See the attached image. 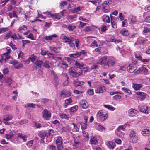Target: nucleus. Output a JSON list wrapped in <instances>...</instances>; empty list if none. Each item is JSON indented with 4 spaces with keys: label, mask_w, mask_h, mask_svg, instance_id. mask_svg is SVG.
<instances>
[{
    "label": "nucleus",
    "mask_w": 150,
    "mask_h": 150,
    "mask_svg": "<svg viewBox=\"0 0 150 150\" xmlns=\"http://www.w3.org/2000/svg\"><path fill=\"white\" fill-rule=\"evenodd\" d=\"M78 108V106L76 105L71 107L69 109V111L72 112H76Z\"/></svg>",
    "instance_id": "32"
},
{
    "label": "nucleus",
    "mask_w": 150,
    "mask_h": 150,
    "mask_svg": "<svg viewBox=\"0 0 150 150\" xmlns=\"http://www.w3.org/2000/svg\"><path fill=\"white\" fill-rule=\"evenodd\" d=\"M137 71L141 72V74H146L148 71V69L144 67H142L139 68Z\"/></svg>",
    "instance_id": "14"
},
{
    "label": "nucleus",
    "mask_w": 150,
    "mask_h": 150,
    "mask_svg": "<svg viewBox=\"0 0 150 150\" xmlns=\"http://www.w3.org/2000/svg\"><path fill=\"white\" fill-rule=\"evenodd\" d=\"M6 84L9 86H10L12 83V79L10 78H8L6 79Z\"/></svg>",
    "instance_id": "37"
},
{
    "label": "nucleus",
    "mask_w": 150,
    "mask_h": 150,
    "mask_svg": "<svg viewBox=\"0 0 150 150\" xmlns=\"http://www.w3.org/2000/svg\"><path fill=\"white\" fill-rule=\"evenodd\" d=\"M62 140L61 137L59 136L56 140V144L57 148V150H62L63 148Z\"/></svg>",
    "instance_id": "3"
},
{
    "label": "nucleus",
    "mask_w": 150,
    "mask_h": 150,
    "mask_svg": "<svg viewBox=\"0 0 150 150\" xmlns=\"http://www.w3.org/2000/svg\"><path fill=\"white\" fill-rule=\"evenodd\" d=\"M84 83L83 81H80L79 80H75L73 82V84L75 86H78L83 85L84 84Z\"/></svg>",
    "instance_id": "19"
},
{
    "label": "nucleus",
    "mask_w": 150,
    "mask_h": 150,
    "mask_svg": "<svg viewBox=\"0 0 150 150\" xmlns=\"http://www.w3.org/2000/svg\"><path fill=\"white\" fill-rule=\"evenodd\" d=\"M34 126L36 127V128H40L41 127V125L38 122H34Z\"/></svg>",
    "instance_id": "48"
},
{
    "label": "nucleus",
    "mask_w": 150,
    "mask_h": 150,
    "mask_svg": "<svg viewBox=\"0 0 150 150\" xmlns=\"http://www.w3.org/2000/svg\"><path fill=\"white\" fill-rule=\"evenodd\" d=\"M97 64H100L104 69L108 68L110 65H114L115 64V61L108 59L107 56L102 57L97 62Z\"/></svg>",
    "instance_id": "1"
},
{
    "label": "nucleus",
    "mask_w": 150,
    "mask_h": 150,
    "mask_svg": "<svg viewBox=\"0 0 150 150\" xmlns=\"http://www.w3.org/2000/svg\"><path fill=\"white\" fill-rule=\"evenodd\" d=\"M17 135L19 137L21 138L24 142H25L26 141L27 137L26 135L20 133H18Z\"/></svg>",
    "instance_id": "23"
},
{
    "label": "nucleus",
    "mask_w": 150,
    "mask_h": 150,
    "mask_svg": "<svg viewBox=\"0 0 150 150\" xmlns=\"http://www.w3.org/2000/svg\"><path fill=\"white\" fill-rule=\"evenodd\" d=\"M136 94L139 95V98L141 100H143L146 98V93L142 92H137L136 93Z\"/></svg>",
    "instance_id": "11"
},
{
    "label": "nucleus",
    "mask_w": 150,
    "mask_h": 150,
    "mask_svg": "<svg viewBox=\"0 0 150 150\" xmlns=\"http://www.w3.org/2000/svg\"><path fill=\"white\" fill-rule=\"evenodd\" d=\"M26 37L28 38L31 39L32 40H34L33 35L32 33H30Z\"/></svg>",
    "instance_id": "59"
},
{
    "label": "nucleus",
    "mask_w": 150,
    "mask_h": 150,
    "mask_svg": "<svg viewBox=\"0 0 150 150\" xmlns=\"http://www.w3.org/2000/svg\"><path fill=\"white\" fill-rule=\"evenodd\" d=\"M93 28L89 26L86 27L84 29L85 32H89L92 30Z\"/></svg>",
    "instance_id": "54"
},
{
    "label": "nucleus",
    "mask_w": 150,
    "mask_h": 150,
    "mask_svg": "<svg viewBox=\"0 0 150 150\" xmlns=\"http://www.w3.org/2000/svg\"><path fill=\"white\" fill-rule=\"evenodd\" d=\"M104 114L103 113V112L101 111H99L97 114V117H100L103 115Z\"/></svg>",
    "instance_id": "63"
},
{
    "label": "nucleus",
    "mask_w": 150,
    "mask_h": 150,
    "mask_svg": "<svg viewBox=\"0 0 150 150\" xmlns=\"http://www.w3.org/2000/svg\"><path fill=\"white\" fill-rule=\"evenodd\" d=\"M50 49L51 50L54 51L56 53H57L59 52L60 48L59 47L56 48L54 47H51Z\"/></svg>",
    "instance_id": "30"
},
{
    "label": "nucleus",
    "mask_w": 150,
    "mask_h": 150,
    "mask_svg": "<svg viewBox=\"0 0 150 150\" xmlns=\"http://www.w3.org/2000/svg\"><path fill=\"white\" fill-rule=\"evenodd\" d=\"M61 95V96L64 95L67 96L69 95V94L67 91L63 90L62 91Z\"/></svg>",
    "instance_id": "43"
},
{
    "label": "nucleus",
    "mask_w": 150,
    "mask_h": 150,
    "mask_svg": "<svg viewBox=\"0 0 150 150\" xmlns=\"http://www.w3.org/2000/svg\"><path fill=\"white\" fill-rule=\"evenodd\" d=\"M23 42V46L24 47L25 46V45L27 43H29L30 42V41L29 40H23L22 41Z\"/></svg>",
    "instance_id": "57"
},
{
    "label": "nucleus",
    "mask_w": 150,
    "mask_h": 150,
    "mask_svg": "<svg viewBox=\"0 0 150 150\" xmlns=\"http://www.w3.org/2000/svg\"><path fill=\"white\" fill-rule=\"evenodd\" d=\"M38 135L40 138L44 139L46 136H47L48 134L46 132L44 131L40 132Z\"/></svg>",
    "instance_id": "18"
},
{
    "label": "nucleus",
    "mask_w": 150,
    "mask_h": 150,
    "mask_svg": "<svg viewBox=\"0 0 150 150\" xmlns=\"http://www.w3.org/2000/svg\"><path fill=\"white\" fill-rule=\"evenodd\" d=\"M82 73V70L79 68L73 67L69 69V73L73 77L76 78L79 76Z\"/></svg>",
    "instance_id": "2"
},
{
    "label": "nucleus",
    "mask_w": 150,
    "mask_h": 150,
    "mask_svg": "<svg viewBox=\"0 0 150 150\" xmlns=\"http://www.w3.org/2000/svg\"><path fill=\"white\" fill-rule=\"evenodd\" d=\"M80 105L82 108L86 109L88 107V104L87 101L85 100H82L80 103Z\"/></svg>",
    "instance_id": "16"
},
{
    "label": "nucleus",
    "mask_w": 150,
    "mask_h": 150,
    "mask_svg": "<svg viewBox=\"0 0 150 150\" xmlns=\"http://www.w3.org/2000/svg\"><path fill=\"white\" fill-rule=\"evenodd\" d=\"M82 7L81 6H79L76 8H74L72 10V11L73 13H79V11L82 9Z\"/></svg>",
    "instance_id": "24"
},
{
    "label": "nucleus",
    "mask_w": 150,
    "mask_h": 150,
    "mask_svg": "<svg viewBox=\"0 0 150 150\" xmlns=\"http://www.w3.org/2000/svg\"><path fill=\"white\" fill-rule=\"evenodd\" d=\"M121 98V96L120 95H116L114 96L113 98V99L115 100H117V99H120Z\"/></svg>",
    "instance_id": "56"
},
{
    "label": "nucleus",
    "mask_w": 150,
    "mask_h": 150,
    "mask_svg": "<svg viewBox=\"0 0 150 150\" xmlns=\"http://www.w3.org/2000/svg\"><path fill=\"white\" fill-rule=\"evenodd\" d=\"M13 136V134L11 133H10L9 134H6V137L8 139H10L12 138Z\"/></svg>",
    "instance_id": "46"
},
{
    "label": "nucleus",
    "mask_w": 150,
    "mask_h": 150,
    "mask_svg": "<svg viewBox=\"0 0 150 150\" xmlns=\"http://www.w3.org/2000/svg\"><path fill=\"white\" fill-rule=\"evenodd\" d=\"M74 40H75V43L76 44V47L77 49H79V41L78 39H74Z\"/></svg>",
    "instance_id": "49"
},
{
    "label": "nucleus",
    "mask_w": 150,
    "mask_h": 150,
    "mask_svg": "<svg viewBox=\"0 0 150 150\" xmlns=\"http://www.w3.org/2000/svg\"><path fill=\"white\" fill-rule=\"evenodd\" d=\"M72 102V100L71 98L69 99H66L65 101V106L66 107L68 105L70 104Z\"/></svg>",
    "instance_id": "33"
},
{
    "label": "nucleus",
    "mask_w": 150,
    "mask_h": 150,
    "mask_svg": "<svg viewBox=\"0 0 150 150\" xmlns=\"http://www.w3.org/2000/svg\"><path fill=\"white\" fill-rule=\"evenodd\" d=\"M74 65L75 66L74 67H76V68H79L82 70V68L84 65V64L83 62L76 61L74 63Z\"/></svg>",
    "instance_id": "9"
},
{
    "label": "nucleus",
    "mask_w": 150,
    "mask_h": 150,
    "mask_svg": "<svg viewBox=\"0 0 150 150\" xmlns=\"http://www.w3.org/2000/svg\"><path fill=\"white\" fill-rule=\"evenodd\" d=\"M27 29V27L26 25H24L22 27H19L18 30L19 31H21L22 30H25Z\"/></svg>",
    "instance_id": "51"
},
{
    "label": "nucleus",
    "mask_w": 150,
    "mask_h": 150,
    "mask_svg": "<svg viewBox=\"0 0 150 150\" xmlns=\"http://www.w3.org/2000/svg\"><path fill=\"white\" fill-rule=\"evenodd\" d=\"M6 49L7 51V52L6 53H4V55H8V54L10 53H11V50L9 48V47H7L6 48Z\"/></svg>",
    "instance_id": "62"
},
{
    "label": "nucleus",
    "mask_w": 150,
    "mask_h": 150,
    "mask_svg": "<svg viewBox=\"0 0 150 150\" xmlns=\"http://www.w3.org/2000/svg\"><path fill=\"white\" fill-rule=\"evenodd\" d=\"M37 58V57L34 54H33L29 57V59H30L32 62H33Z\"/></svg>",
    "instance_id": "36"
},
{
    "label": "nucleus",
    "mask_w": 150,
    "mask_h": 150,
    "mask_svg": "<svg viewBox=\"0 0 150 150\" xmlns=\"http://www.w3.org/2000/svg\"><path fill=\"white\" fill-rule=\"evenodd\" d=\"M45 13L48 16V17H51L54 19H60L61 18V16L59 13L53 14L51 13L47 12L46 13Z\"/></svg>",
    "instance_id": "5"
},
{
    "label": "nucleus",
    "mask_w": 150,
    "mask_h": 150,
    "mask_svg": "<svg viewBox=\"0 0 150 150\" xmlns=\"http://www.w3.org/2000/svg\"><path fill=\"white\" fill-rule=\"evenodd\" d=\"M87 93L88 94L92 95L94 93H93V89H89L88 90Z\"/></svg>",
    "instance_id": "52"
},
{
    "label": "nucleus",
    "mask_w": 150,
    "mask_h": 150,
    "mask_svg": "<svg viewBox=\"0 0 150 150\" xmlns=\"http://www.w3.org/2000/svg\"><path fill=\"white\" fill-rule=\"evenodd\" d=\"M11 32L9 31L6 35L4 36V38L5 39H8L9 38L11 35Z\"/></svg>",
    "instance_id": "53"
},
{
    "label": "nucleus",
    "mask_w": 150,
    "mask_h": 150,
    "mask_svg": "<svg viewBox=\"0 0 150 150\" xmlns=\"http://www.w3.org/2000/svg\"><path fill=\"white\" fill-rule=\"evenodd\" d=\"M51 74L52 75V77L53 78L55 83L57 84L59 83L58 78L56 74L53 71H51Z\"/></svg>",
    "instance_id": "13"
},
{
    "label": "nucleus",
    "mask_w": 150,
    "mask_h": 150,
    "mask_svg": "<svg viewBox=\"0 0 150 150\" xmlns=\"http://www.w3.org/2000/svg\"><path fill=\"white\" fill-rule=\"evenodd\" d=\"M108 147L110 149H113L114 147V144L111 142H108Z\"/></svg>",
    "instance_id": "47"
},
{
    "label": "nucleus",
    "mask_w": 150,
    "mask_h": 150,
    "mask_svg": "<svg viewBox=\"0 0 150 150\" xmlns=\"http://www.w3.org/2000/svg\"><path fill=\"white\" fill-rule=\"evenodd\" d=\"M103 20V22H106L107 23H109L110 22V18L108 16H106L104 17L103 16L102 17Z\"/></svg>",
    "instance_id": "29"
},
{
    "label": "nucleus",
    "mask_w": 150,
    "mask_h": 150,
    "mask_svg": "<svg viewBox=\"0 0 150 150\" xmlns=\"http://www.w3.org/2000/svg\"><path fill=\"white\" fill-rule=\"evenodd\" d=\"M115 132L116 135L119 137H122L123 134V133L121 131L117 130L116 129Z\"/></svg>",
    "instance_id": "42"
},
{
    "label": "nucleus",
    "mask_w": 150,
    "mask_h": 150,
    "mask_svg": "<svg viewBox=\"0 0 150 150\" xmlns=\"http://www.w3.org/2000/svg\"><path fill=\"white\" fill-rule=\"evenodd\" d=\"M58 65L60 67L63 69H66L68 67V65L67 63L64 61L59 62Z\"/></svg>",
    "instance_id": "12"
},
{
    "label": "nucleus",
    "mask_w": 150,
    "mask_h": 150,
    "mask_svg": "<svg viewBox=\"0 0 150 150\" xmlns=\"http://www.w3.org/2000/svg\"><path fill=\"white\" fill-rule=\"evenodd\" d=\"M80 24L79 25V28H82L86 25V23L79 21Z\"/></svg>",
    "instance_id": "50"
},
{
    "label": "nucleus",
    "mask_w": 150,
    "mask_h": 150,
    "mask_svg": "<svg viewBox=\"0 0 150 150\" xmlns=\"http://www.w3.org/2000/svg\"><path fill=\"white\" fill-rule=\"evenodd\" d=\"M111 23L112 26L113 28H117V26L115 22L114 21H111Z\"/></svg>",
    "instance_id": "58"
},
{
    "label": "nucleus",
    "mask_w": 150,
    "mask_h": 150,
    "mask_svg": "<svg viewBox=\"0 0 150 150\" xmlns=\"http://www.w3.org/2000/svg\"><path fill=\"white\" fill-rule=\"evenodd\" d=\"M137 111L135 109H130L128 111V112L131 115H134L136 113Z\"/></svg>",
    "instance_id": "38"
},
{
    "label": "nucleus",
    "mask_w": 150,
    "mask_h": 150,
    "mask_svg": "<svg viewBox=\"0 0 150 150\" xmlns=\"http://www.w3.org/2000/svg\"><path fill=\"white\" fill-rule=\"evenodd\" d=\"M136 66L134 64H130L127 67L128 71L130 73H132L136 69Z\"/></svg>",
    "instance_id": "10"
},
{
    "label": "nucleus",
    "mask_w": 150,
    "mask_h": 150,
    "mask_svg": "<svg viewBox=\"0 0 150 150\" xmlns=\"http://www.w3.org/2000/svg\"><path fill=\"white\" fill-rule=\"evenodd\" d=\"M128 19L131 23H134L136 21V17L132 15L129 16Z\"/></svg>",
    "instance_id": "20"
},
{
    "label": "nucleus",
    "mask_w": 150,
    "mask_h": 150,
    "mask_svg": "<svg viewBox=\"0 0 150 150\" xmlns=\"http://www.w3.org/2000/svg\"><path fill=\"white\" fill-rule=\"evenodd\" d=\"M148 109V107L145 105L142 106L139 108L140 111L146 114H148L149 113Z\"/></svg>",
    "instance_id": "8"
},
{
    "label": "nucleus",
    "mask_w": 150,
    "mask_h": 150,
    "mask_svg": "<svg viewBox=\"0 0 150 150\" xmlns=\"http://www.w3.org/2000/svg\"><path fill=\"white\" fill-rule=\"evenodd\" d=\"M132 87L135 90H139L143 86L142 84H137L133 83L132 84Z\"/></svg>",
    "instance_id": "15"
},
{
    "label": "nucleus",
    "mask_w": 150,
    "mask_h": 150,
    "mask_svg": "<svg viewBox=\"0 0 150 150\" xmlns=\"http://www.w3.org/2000/svg\"><path fill=\"white\" fill-rule=\"evenodd\" d=\"M43 67L45 68H50V65H49V62L48 61H46L42 64Z\"/></svg>",
    "instance_id": "31"
},
{
    "label": "nucleus",
    "mask_w": 150,
    "mask_h": 150,
    "mask_svg": "<svg viewBox=\"0 0 150 150\" xmlns=\"http://www.w3.org/2000/svg\"><path fill=\"white\" fill-rule=\"evenodd\" d=\"M43 63V62L42 60H37L35 62V64L39 68L41 67V65Z\"/></svg>",
    "instance_id": "27"
},
{
    "label": "nucleus",
    "mask_w": 150,
    "mask_h": 150,
    "mask_svg": "<svg viewBox=\"0 0 150 150\" xmlns=\"http://www.w3.org/2000/svg\"><path fill=\"white\" fill-rule=\"evenodd\" d=\"M150 132L149 129H144L142 132V134L143 135H146L149 134Z\"/></svg>",
    "instance_id": "35"
},
{
    "label": "nucleus",
    "mask_w": 150,
    "mask_h": 150,
    "mask_svg": "<svg viewBox=\"0 0 150 150\" xmlns=\"http://www.w3.org/2000/svg\"><path fill=\"white\" fill-rule=\"evenodd\" d=\"M122 90L124 91L125 92L127 93H129V94H130L131 93V91L125 87L122 88Z\"/></svg>",
    "instance_id": "44"
},
{
    "label": "nucleus",
    "mask_w": 150,
    "mask_h": 150,
    "mask_svg": "<svg viewBox=\"0 0 150 150\" xmlns=\"http://www.w3.org/2000/svg\"><path fill=\"white\" fill-rule=\"evenodd\" d=\"M15 11L18 14H19L21 12V7H16L15 8Z\"/></svg>",
    "instance_id": "55"
},
{
    "label": "nucleus",
    "mask_w": 150,
    "mask_h": 150,
    "mask_svg": "<svg viewBox=\"0 0 150 150\" xmlns=\"http://www.w3.org/2000/svg\"><path fill=\"white\" fill-rule=\"evenodd\" d=\"M71 42L68 44L69 45L70 47L72 48L73 49H74L75 48V45L74 43L72 42Z\"/></svg>",
    "instance_id": "60"
},
{
    "label": "nucleus",
    "mask_w": 150,
    "mask_h": 150,
    "mask_svg": "<svg viewBox=\"0 0 150 150\" xmlns=\"http://www.w3.org/2000/svg\"><path fill=\"white\" fill-rule=\"evenodd\" d=\"M37 105V104H33V103H28L25 105V107H30L32 108H35V106Z\"/></svg>",
    "instance_id": "39"
},
{
    "label": "nucleus",
    "mask_w": 150,
    "mask_h": 150,
    "mask_svg": "<svg viewBox=\"0 0 150 150\" xmlns=\"http://www.w3.org/2000/svg\"><path fill=\"white\" fill-rule=\"evenodd\" d=\"M12 119V117L11 116L6 115L4 117L3 121H8L11 120Z\"/></svg>",
    "instance_id": "34"
},
{
    "label": "nucleus",
    "mask_w": 150,
    "mask_h": 150,
    "mask_svg": "<svg viewBox=\"0 0 150 150\" xmlns=\"http://www.w3.org/2000/svg\"><path fill=\"white\" fill-rule=\"evenodd\" d=\"M121 34L124 36H127L129 34L128 30L125 29L122 30L120 32Z\"/></svg>",
    "instance_id": "26"
},
{
    "label": "nucleus",
    "mask_w": 150,
    "mask_h": 150,
    "mask_svg": "<svg viewBox=\"0 0 150 150\" xmlns=\"http://www.w3.org/2000/svg\"><path fill=\"white\" fill-rule=\"evenodd\" d=\"M108 115L106 114L103 115L100 117H99L101 121H103L105 120L107 117Z\"/></svg>",
    "instance_id": "40"
},
{
    "label": "nucleus",
    "mask_w": 150,
    "mask_h": 150,
    "mask_svg": "<svg viewBox=\"0 0 150 150\" xmlns=\"http://www.w3.org/2000/svg\"><path fill=\"white\" fill-rule=\"evenodd\" d=\"M90 46L91 47L93 48L95 47V46L97 47L98 46V45L97 44V41L95 40H94L91 44Z\"/></svg>",
    "instance_id": "41"
},
{
    "label": "nucleus",
    "mask_w": 150,
    "mask_h": 150,
    "mask_svg": "<svg viewBox=\"0 0 150 150\" xmlns=\"http://www.w3.org/2000/svg\"><path fill=\"white\" fill-rule=\"evenodd\" d=\"M43 113V117L45 120H48L51 117V113L47 110L45 109L44 110Z\"/></svg>",
    "instance_id": "6"
},
{
    "label": "nucleus",
    "mask_w": 150,
    "mask_h": 150,
    "mask_svg": "<svg viewBox=\"0 0 150 150\" xmlns=\"http://www.w3.org/2000/svg\"><path fill=\"white\" fill-rule=\"evenodd\" d=\"M80 54L79 52L77 51L75 53L69 54V56L71 57L74 58L80 57Z\"/></svg>",
    "instance_id": "22"
},
{
    "label": "nucleus",
    "mask_w": 150,
    "mask_h": 150,
    "mask_svg": "<svg viewBox=\"0 0 150 150\" xmlns=\"http://www.w3.org/2000/svg\"><path fill=\"white\" fill-rule=\"evenodd\" d=\"M62 40H64V42L69 43L71 42H73L74 40V38L72 37H68L66 36H64L63 37Z\"/></svg>",
    "instance_id": "7"
},
{
    "label": "nucleus",
    "mask_w": 150,
    "mask_h": 150,
    "mask_svg": "<svg viewBox=\"0 0 150 150\" xmlns=\"http://www.w3.org/2000/svg\"><path fill=\"white\" fill-rule=\"evenodd\" d=\"M129 137L130 139L132 142H136L138 139V137L136 135V133L134 131H131L130 132Z\"/></svg>",
    "instance_id": "4"
},
{
    "label": "nucleus",
    "mask_w": 150,
    "mask_h": 150,
    "mask_svg": "<svg viewBox=\"0 0 150 150\" xmlns=\"http://www.w3.org/2000/svg\"><path fill=\"white\" fill-rule=\"evenodd\" d=\"M98 141L96 138L92 137H91L90 141V144H96L97 143Z\"/></svg>",
    "instance_id": "21"
},
{
    "label": "nucleus",
    "mask_w": 150,
    "mask_h": 150,
    "mask_svg": "<svg viewBox=\"0 0 150 150\" xmlns=\"http://www.w3.org/2000/svg\"><path fill=\"white\" fill-rule=\"evenodd\" d=\"M8 29L7 28H0V33H3L8 31Z\"/></svg>",
    "instance_id": "45"
},
{
    "label": "nucleus",
    "mask_w": 150,
    "mask_h": 150,
    "mask_svg": "<svg viewBox=\"0 0 150 150\" xmlns=\"http://www.w3.org/2000/svg\"><path fill=\"white\" fill-rule=\"evenodd\" d=\"M127 124L126 123L124 125L121 126H119L118 128L117 129V130L121 131V130L124 131L125 128L126 127Z\"/></svg>",
    "instance_id": "28"
},
{
    "label": "nucleus",
    "mask_w": 150,
    "mask_h": 150,
    "mask_svg": "<svg viewBox=\"0 0 150 150\" xmlns=\"http://www.w3.org/2000/svg\"><path fill=\"white\" fill-rule=\"evenodd\" d=\"M49 148L50 150H56V147L53 145H49Z\"/></svg>",
    "instance_id": "64"
},
{
    "label": "nucleus",
    "mask_w": 150,
    "mask_h": 150,
    "mask_svg": "<svg viewBox=\"0 0 150 150\" xmlns=\"http://www.w3.org/2000/svg\"><path fill=\"white\" fill-rule=\"evenodd\" d=\"M105 89V87L104 86H101L98 87L96 90V93H101L103 92V90Z\"/></svg>",
    "instance_id": "17"
},
{
    "label": "nucleus",
    "mask_w": 150,
    "mask_h": 150,
    "mask_svg": "<svg viewBox=\"0 0 150 150\" xmlns=\"http://www.w3.org/2000/svg\"><path fill=\"white\" fill-rule=\"evenodd\" d=\"M76 28L75 26H69L67 27V28L70 31H72Z\"/></svg>",
    "instance_id": "61"
},
{
    "label": "nucleus",
    "mask_w": 150,
    "mask_h": 150,
    "mask_svg": "<svg viewBox=\"0 0 150 150\" xmlns=\"http://www.w3.org/2000/svg\"><path fill=\"white\" fill-rule=\"evenodd\" d=\"M57 36L56 34H54L51 36H46L45 37V39L46 40H52L53 38L56 37Z\"/></svg>",
    "instance_id": "25"
}]
</instances>
